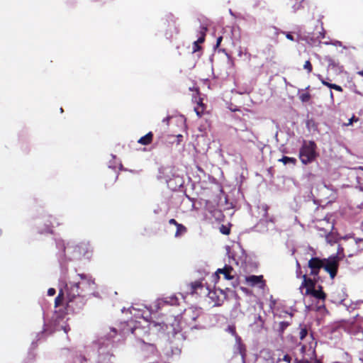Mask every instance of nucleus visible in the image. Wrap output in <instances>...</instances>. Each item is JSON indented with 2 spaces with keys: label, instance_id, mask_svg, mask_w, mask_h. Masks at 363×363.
<instances>
[{
  "label": "nucleus",
  "instance_id": "9d476101",
  "mask_svg": "<svg viewBox=\"0 0 363 363\" xmlns=\"http://www.w3.org/2000/svg\"><path fill=\"white\" fill-rule=\"evenodd\" d=\"M347 246L350 248L349 256H352L358 252L363 250V239L350 238L347 241Z\"/></svg>",
  "mask_w": 363,
  "mask_h": 363
},
{
  "label": "nucleus",
  "instance_id": "f8f14e48",
  "mask_svg": "<svg viewBox=\"0 0 363 363\" xmlns=\"http://www.w3.org/2000/svg\"><path fill=\"white\" fill-rule=\"evenodd\" d=\"M208 296L213 302V305L216 306H220L223 301V298H225V295L222 289L210 291Z\"/></svg>",
  "mask_w": 363,
  "mask_h": 363
},
{
  "label": "nucleus",
  "instance_id": "7ed1b4c3",
  "mask_svg": "<svg viewBox=\"0 0 363 363\" xmlns=\"http://www.w3.org/2000/svg\"><path fill=\"white\" fill-rule=\"evenodd\" d=\"M57 252L56 254L59 264L62 272L67 270L70 263L81 260L82 258L89 259L93 254V248L89 242L82 241L76 243L74 241L56 240Z\"/></svg>",
  "mask_w": 363,
  "mask_h": 363
},
{
  "label": "nucleus",
  "instance_id": "1a4fd4ad",
  "mask_svg": "<svg viewBox=\"0 0 363 363\" xmlns=\"http://www.w3.org/2000/svg\"><path fill=\"white\" fill-rule=\"evenodd\" d=\"M226 250L229 258L232 259L236 264H239L240 262H242L245 260L244 252L239 245L233 246V250L228 247Z\"/></svg>",
  "mask_w": 363,
  "mask_h": 363
},
{
  "label": "nucleus",
  "instance_id": "5fc2aeb1",
  "mask_svg": "<svg viewBox=\"0 0 363 363\" xmlns=\"http://www.w3.org/2000/svg\"><path fill=\"white\" fill-rule=\"evenodd\" d=\"M305 350H306V346L305 345L302 346V347H301L302 352H303Z\"/></svg>",
  "mask_w": 363,
  "mask_h": 363
},
{
  "label": "nucleus",
  "instance_id": "e433bc0d",
  "mask_svg": "<svg viewBox=\"0 0 363 363\" xmlns=\"http://www.w3.org/2000/svg\"><path fill=\"white\" fill-rule=\"evenodd\" d=\"M282 360L286 362H287V363H290L291 360V357L289 354H285L283 357Z\"/></svg>",
  "mask_w": 363,
  "mask_h": 363
},
{
  "label": "nucleus",
  "instance_id": "ea45409f",
  "mask_svg": "<svg viewBox=\"0 0 363 363\" xmlns=\"http://www.w3.org/2000/svg\"><path fill=\"white\" fill-rule=\"evenodd\" d=\"M324 232H325V236H326V240H327V242H329V243H330V244H332V242H331V240H330V237H329V235H328V234H329L328 230H325Z\"/></svg>",
  "mask_w": 363,
  "mask_h": 363
},
{
  "label": "nucleus",
  "instance_id": "f03ea898",
  "mask_svg": "<svg viewBox=\"0 0 363 363\" xmlns=\"http://www.w3.org/2000/svg\"><path fill=\"white\" fill-rule=\"evenodd\" d=\"M179 304V297L176 295H172L163 298L157 299L150 308L148 309L146 306H132L128 308L127 311L135 318H141L143 321L137 320H131L128 321L125 328L122 329L121 333L123 335H126L129 333L134 335L138 340V342L141 345V340L145 339V337L149 334L150 330H163L165 324L164 323H157L156 322H150L148 316L153 312H157L166 306H174Z\"/></svg>",
  "mask_w": 363,
  "mask_h": 363
},
{
  "label": "nucleus",
  "instance_id": "a19ab883",
  "mask_svg": "<svg viewBox=\"0 0 363 363\" xmlns=\"http://www.w3.org/2000/svg\"><path fill=\"white\" fill-rule=\"evenodd\" d=\"M169 223L170 225H175V226H176V225H177L179 224V223H177V221L175 219H174V218L170 219V220H169Z\"/></svg>",
  "mask_w": 363,
  "mask_h": 363
},
{
  "label": "nucleus",
  "instance_id": "b1692460",
  "mask_svg": "<svg viewBox=\"0 0 363 363\" xmlns=\"http://www.w3.org/2000/svg\"><path fill=\"white\" fill-rule=\"evenodd\" d=\"M290 325L289 321H281L279 323L278 331L280 334L283 333L285 329Z\"/></svg>",
  "mask_w": 363,
  "mask_h": 363
},
{
  "label": "nucleus",
  "instance_id": "6e6552de",
  "mask_svg": "<svg viewBox=\"0 0 363 363\" xmlns=\"http://www.w3.org/2000/svg\"><path fill=\"white\" fill-rule=\"evenodd\" d=\"M316 144L314 141H303L299 150V158L304 164L312 162L317 157Z\"/></svg>",
  "mask_w": 363,
  "mask_h": 363
},
{
  "label": "nucleus",
  "instance_id": "49530a36",
  "mask_svg": "<svg viewBox=\"0 0 363 363\" xmlns=\"http://www.w3.org/2000/svg\"><path fill=\"white\" fill-rule=\"evenodd\" d=\"M43 335V333H38L37 335V337H38V340H40V337Z\"/></svg>",
  "mask_w": 363,
  "mask_h": 363
},
{
  "label": "nucleus",
  "instance_id": "393cba45",
  "mask_svg": "<svg viewBox=\"0 0 363 363\" xmlns=\"http://www.w3.org/2000/svg\"><path fill=\"white\" fill-rule=\"evenodd\" d=\"M191 293H196L197 290L203 286L202 283L201 281H195L191 283Z\"/></svg>",
  "mask_w": 363,
  "mask_h": 363
},
{
  "label": "nucleus",
  "instance_id": "7c9ffc66",
  "mask_svg": "<svg viewBox=\"0 0 363 363\" xmlns=\"http://www.w3.org/2000/svg\"><path fill=\"white\" fill-rule=\"evenodd\" d=\"M281 33L286 35V37L287 39H289V40H291V41H294L295 39L294 38V36L291 35V33H286V32H284V31H281Z\"/></svg>",
  "mask_w": 363,
  "mask_h": 363
},
{
  "label": "nucleus",
  "instance_id": "c85d7f7f",
  "mask_svg": "<svg viewBox=\"0 0 363 363\" xmlns=\"http://www.w3.org/2000/svg\"><path fill=\"white\" fill-rule=\"evenodd\" d=\"M220 231L223 235H228L230 233V229L224 225L220 227Z\"/></svg>",
  "mask_w": 363,
  "mask_h": 363
},
{
  "label": "nucleus",
  "instance_id": "4c0bfd02",
  "mask_svg": "<svg viewBox=\"0 0 363 363\" xmlns=\"http://www.w3.org/2000/svg\"><path fill=\"white\" fill-rule=\"evenodd\" d=\"M55 289H53V288H50L48 290V295L50 296H52L55 294Z\"/></svg>",
  "mask_w": 363,
  "mask_h": 363
},
{
  "label": "nucleus",
  "instance_id": "a211bd4d",
  "mask_svg": "<svg viewBox=\"0 0 363 363\" xmlns=\"http://www.w3.org/2000/svg\"><path fill=\"white\" fill-rule=\"evenodd\" d=\"M153 138V134L152 132L147 133L145 135L141 137L138 140V143L143 145H147L150 144L152 141Z\"/></svg>",
  "mask_w": 363,
  "mask_h": 363
},
{
  "label": "nucleus",
  "instance_id": "c9c22d12",
  "mask_svg": "<svg viewBox=\"0 0 363 363\" xmlns=\"http://www.w3.org/2000/svg\"><path fill=\"white\" fill-rule=\"evenodd\" d=\"M301 6V2H298V3L295 4L292 6L293 11L294 12H296L300 9Z\"/></svg>",
  "mask_w": 363,
  "mask_h": 363
},
{
  "label": "nucleus",
  "instance_id": "412c9836",
  "mask_svg": "<svg viewBox=\"0 0 363 363\" xmlns=\"http://www.w3.org/2000/svg\"><path fill=\"white\" fill-rule=\"evenodd\" d=\"M207 30V28L204 27L203 26H201L200 27V36L199 37L198 40L195 42L197 43H202L205 40V36H206V32Z\"/></svg>",
  "mask_w": 363,
  "mask_h": 363
},
{
  "label": "nucleus",
  "instance_id": "bb28decb",
  "mask_svg": "<svg viewBox=\"0 0 363 363\" xmlns=\"http://www.w3.org/2000/svg\"><path fill=\"white\" fill-rule=\"evenodd\" d=\"M303 69L307 70L308 73L311 72L312 71V65L309 60L306 61L305 64L303 65Z\"/></svg>",
  "mask_w": 363,
  "mask_h": 363
},
{
  "label": "nucleus",
  "instance_id": "603ef678",
  "mask_svg": "<svg viewBox=\"0 0 363 363\" xmlns=\"http://www.w3.org/2000/svg\"><path fill=\"white\" fill-rule=\"evenodd\" d=\"M296 267H297L298 269H300V267H300V264H299V262L298 261H296Z\"/></svg>",
  "mask_w": 363,
  "mask_h": 363
},
{
  "label": "nucleus",
  "instance_id": "4d7b16f0",
  "mask_svg": "<svg viewBox=\"0 0 363 363\" xmlns=\"http://www.w3.org/2000/svg\"><path fill=\"white\" fill-rule=\"evenodd\" d=\"M264 210L265 212L267 211V207L266 206H264Z\"/></svg>",
  "mask_w": 363,
  "mask_h": 363
},
{
  "label": "nucleus",
  "instance_id": "4468645a",
  "mask_svg": "<svg viewBox=\"0 0 363 363\" xmlns=\"http://www.w3.org/2000/svg\"><path fill=\"white\" fill-rule=\"evenodd\" d=\"M246 281L251 286H258L259 289H263L264 286L262 276H248L246 277Z\"/></svg>",
  "mask_w": 363,
  "mask_h": 363
},
{
  "label": "nucleus",
  "instance_id": "4be33fe9",
  "mask_svg": "<svg viewBox=\"0 0 363 363\" xmlns=\"http://www.w3.org/2000/svg\"><path fill=\"white\" fill-rule=\"evenodd\" d=\"M321 83L323 85L327 86L328 87L335 89L336 91H342V88L340 86L335 84L329 83V82H326L325 79H321Z\"/></svg>",
  "mask_w": 363,
  "mask_h": 363
},
{
  "label": "nucleus",
  "instance_id": "72a5a7b5",
  "mask_svg": "<svg viewBox=\"0 0 363 363\" xmlns=\"http://www.w3.org/2000/svg\"><path fill=\"white\" fill-rule=\"evenodd\" d=\"M228 331L229 333H230L233 335H235V340H237V337H238V335H236V333H235V328H234L233 327H230H230H228ZM238 337H240L238 336Z\"/></svg>",
  "mask_w": 363,
  "mask_h": 363
},
{
  "label": "nucleus",
  "instance_id": "a878e982",
  "mask_svg": "<svg viewBox=\"0 0 363 363\" xmlns=\"http://www.w3.org/2000/svg\"><path fill=\"white\" fill-rule=\"evenodd\" d=\"M299 99L302 102H307L311 99V95L308 93H304L299 96Z\"/></svg>",
  "mask_w": 363,
  "mask_h": 363
},
{
  "label": "nucleus",
  "instance_id": "ddd939ff",
  "mask_svg": "<svg viewBox=\"0 0 363 363\" xmlns=\"http://www.w3.org/2000/svg\"><path fill=\"white\" fill-rule=\"evenodd\" d=\"M173 177L172 169L170 167H161L159 169L157 179L161 181H164L167 184L171 181Z\"/></svg>",
  "mask_w": 363,
  "mask_h": 363
},
{
  "label": "nucleus",
  "instance_id": "39448f33",
  "mask_svg": "<svg viewBox=\"0 0 363 363\" xmlns=\"http://www.w3.org/2000/svg\"><path fill=\"white\" fill-rule=\"evenodd\" d=\"M340 259L337 256H332L328 259H320L319 257H312L308 261V267L311 269V274L317 276L319 270L323 268L329 273L333 279L337 274L339 267Z\"/></svg>",
  "mask_w": 363,
  "mask_h": 363
},
{
  "label": "nucleus",
  "instance_id": "f257e3e1",
  "mask_svg": "<svg viewBox=\"0 0 363 363\" xmlns=\"http://www.w3.org/2000/svg\"><path fill=\"white\" fill-rule=\"evenodd\" d=\"M99 297L97 284L93 277L89 274H77L74 279L66 282L62 278L59 281V294L55 300V306H60L66 301L68 310L78 312L83 308L91 297Z\"/></svg>",
  "mask_w": 363,
  "mask_h": 363
},
{
  "label": "nucleus",
  "instance_id": "c03bdc74",
  "mask_svg": "<svg viewBox=\"0 0 363 363\" xmlns=\"http://www.w3.org/2000/svg\"><path fill=\"white\" fill-rule=\"evenodd\" d=\"M333 45H335V46H342V42L338 41V40L335 41V42L333 43Z\"/></svg>",
  "mask_w": 363,
  "mask_h": 363
},
{
  "label": "nucleus",
  "instance_id": "dca6fc26",
  "mask_svg": "<svg viewBox=\"0 0 363 363\" xmlns=\"http://www.w3.org/2000/svg\"><path fill=\"white\" fill-rule=\"evenodd\" d=\"M303 281L300 286V289L301 290L304 287L306 288V294H310L315 289V282L311 279H308L306 275H303Z\"/></svg>",
  "mask_w": 363,
  "mask_h": 363
},
{
  "label": "nucleus",
  "instance_id": "aec40b11",
  "mask_svg": "<svg viewBox=\"0 0 363 363\" xmlns=\"http://www.w3.org/2000/svg\"><path fill=\"white\" fill-rule=\"evenodd\" d=\"M176 227H177V230H176L175 234H174V237L175 238H180V237H182L187 231L186 228L184 225L181 224V223H179L177 225H176Z\"/></svg>",
  "mask_w": 363,
  "mask_h": 363
},
{
  "label": "nucleus",
  "instance_id": "f704fd0d",
  "mask_svg": "<svg viewBox=\"0 0 363 363\" xmlns=\"http://www.w3.org/2000/svg\"><path fill=\"white\" fill-rule=\"evenodd\" d=\"M120 169L121 170H124V171H128V172H130L131 173H133V174H138L140 172L138 170H132V169H128L123 168V165L121 164H120Z\"/></svg>",
  "mask_w": 363,
  "mask_h": 363
},
{
  "label": "nucleus",
  "instance_id": "09e8293b",
  "mask_svg": "<svg viewBox=\"0 0 363 363\" xmlns=\"http://www.w3.org/2000/svg\"><path fill=\"white\" fill-rule=\"evenodd\" d=\"M343 251V247H339L338 248V253L340 254Z\"/></svg>",
  "mask_w": 363,
  "mask_h": 363
},
{
  "label": "nucleus",
  "instance_id": "6ab92c4d",
  "mask_svg": "<svg viewBox=\"0 0 363 363\" xmlns=\"http://www.w3.org/2000/svg\"><path fill=\"white\" fill-rule=\"evenodd\" d=\"M309 294L312 295L313 296H314V297H315L316 298H318V299H323V300L325 298V294L323 291L322 287H320V289L318 290H317L315 289H313L310 292Z\"/></svg>",
  "mask_w": 363,
  "mask_h": 363
},
{
  "label": "nucleus",
  "instance_id": "3c124183",
  "mask_svg": "<svg viewBox=\"0 0 363 363\" xmlns=\"http://www.w3.org/2000/svg\"><path fill=\"white\" fill-rule=\"evenodd\" d=\"M317 77L320 81L321 79H324L320 74H318Z\"/></svg>",
  "mask_w": 363,
  "mask_h": 363
},
{
  "label": "nucleus",
  "instance_id": "5701e85b",
  "mask_svg": "<svg viewBox=\"0 0 363 363\" xmlns=\"http://www.w3.org/2000/svg\"><path fill=\"white\" fill-rule=\"evenodd\" d=\"M279 161L283 162L284 164H291L292 165H294L296 164V160L294 157L284 156L279 159Z\"/></svg>",
  "mask_w": 363,
  "mask_h": 363
},
{
  "label": "nucleus",
  "instance_id": "423d86ee",
  "mask_svg": "<svg viewBox=\"0 0 363 363\" xmlns=\"http://www.w3.org/2000/svg\"><path fill=\"white\" fill-rule=\"evenodd\" d=\"M205 315L201 308L191 306L184 311L182 319L191 328V329H203Z\"/></svg>",
  "mask_w": 363,
  "mask_h": 363
},
{
  "label": "nucleus",
  "instance_id": "2f4dec72",
  "mask_svg": "<svg viewBox=\"0 0 363 363\" xmlns=\"http://www.w3.org/2000/svg\"><path fill=\"white\" fill-rule=\"evenodd\" d=\"M326 60H327V61L328 62L329 67H335L336 65V62L331 57H328L326 58Z\"/></svg>",
  "mask_w": 363,
  "mask_h": 363
},
{
  "label": "nucleus",
  "instance_id": "864d4df0",
  "mask_svg": "<svg viewBox=\"0 0 363 363\" xmlns=\"http://www.w3.org/2000/svg\"><path fill=\"white\" fill-rule=\"evenodd\" d=\"M274 29L275 30V33H278L279 29L276 27H274Z\"/></svg>",
  "mask_w": 363,
  "mask_h": 363
},
{
  "label": "nucleus",
  "instance_id": "cd10ccee",
  "mask_svg": "<svg viewBox=\"0 0 363 363\" xmlns=\"http://www.w3.org/2000/svg\"><path fill=\"white\" fill-rule=\"evenodd\" d=\"M359 121V118L356 116H353L351 118L349 119L348 123H345V125L346 126H349L352 125L354 122H357Z\"/></svg>",
  "mask_w": 363,
  "mask_h": 363
},
{
  "label": "nucleus",
  "instance_id": "8fccbe9b",
  "mask_svg": "<svg viewBox=\"0 0 363 363\" xmlns=\"http://www.w3.org/2000/svg\"><path fill=\"white\" fill-rule=\"evenodd\" d=\"M357 74H359V75H360V76L363 77V70H361V71L357 72Z\"/></svg>",
  "mask_w": 363,
  "mask_h": 363
},
{
  "label": "nucleus",
  "instance_id": "a18cd8bd",
  "mask_svg": "<svg viewBox=\"0 0 363 363\" xmlns=\"http://www.w3.org/2000/svg\"><path fill=\"white\" fill-rule=\"evenodd\" d=\"M194 111L196 113V115L199 116V117H201V113L199 111V109L197 108H194Z\"/></svg>",
  "mask_w": 363,
  "mask_h": 363
},
{
  "label": "nucleus",
  "instance_id": "20e7f679",
  "mask_svg": "<svg viewBox=\"0 0 363 363\" xmlns=\"http://www.w3.org/2000/svg\"><path fill=\"white\" fill-rule=\"evenodd\" d=\"M117 330L115 328H109L106 330L96 343L98 347V354L90 359V363H113L114 355L111 353V340L116 335Z\"/></svg>",
  "mask_w": 363,
  "mask_h": 363
},
{
  "label": "nucleus",
  "instance_id": "13d9d810",
  "mask_svg": "<svg viewBox=\"0 0 363 363\" xmlns=\"http://www.w3.org/2000/svg\"><path fill=\"white\" fill-rule=\"evenodd\" d=\"M35 344L34 341L32 342V346H33Z\"/></svg>",
  "mask_w": 363,
  "mask_h": 363
},
{
  "label": "nucleus",
  "instance_id": "9b49d317",
  "mask_svg": "<svg viewBox=\"0 0 363 363\" xmlns=\"http://www.w3.org/2000/svg\"><path fill=\"white\" fill-rule=\"evenodd\" d=\"M233 268L231 267L225 265L223 269H218L214 274L211 276L212 281H217L219 279V274L223 275V277L226 280H231L233 279V275L231 274Z\"/></svg>",
  "mask_w": 363,
  "mask_h": 363
},
{
  "label": "nucleus",
  "instance_id": "de8ad7c7",
  "mask_svg": "<svg viewBox=\"0 0 363 363\" xmlns=\"http://www.w3.org/2000/svg\"><path fill=\"white\" fill-rule=\"evenodd\" d=\"M330 96L332 101H333V93L332 91H330Z\"/></svg>",
  "mask_w": 363,
  "mask_h": 363
},
{
  "label": "nucleus",
  "instance_id": "79ce46f5",
  "mask_svg": "<svg viewBox=\"0 0 363 363\" xmlns=\"http://www.w3.org/2000/svg\"><path fill=\"white\" fill-rule=\"evenodd\" d=\"M62 329L64 330L65 333H66V334L70 330V328L68 325L62 326Z\"/></svg>",
  "mask_w": 363,
  "mask_h": 363
},
{
  "label": "nucleus",
  "instance_id": "58836bf2",
  "mask_svg": "<svg viewBox=\"0 0 363 363\" xmlns=\"http://www.w3.org/2000/svg\"><path fill=\"white\" fill-rule=\"evenodd\" d=\"M171 116H167L166 118H163L162 123H165L167 125H169V120L171 119Z\"/></svg>",
  "mask_w": 363,
  "mask_h": 363
},
{
  "label": "nucleus",
  "instance_id": "c756f323",
  "mask_svg": "<svg viewBox=\"0 0 363 363\" xmlns=\"http://www.w3.org/2000/svg\"><path fill=\"white\" fill-rule=\"evenodd\" d=\"M308 334V331L305 328H302L300 331L299 336L301 340H303Z\"/></svg>",
  "mask_w": 363,
  "mask_h": 363
},
{
  "label": "nucleus",
  "instance_id": "6e6d98bb",
  "mask_svg": "<svg viewBox=\"0 0 363 363\" xmlns=\"http://www.w3.org/2000/svg\"><path fill=\"white\" fill-rule=\"evenodd\" d=\"M296 363H303V361H298V360H296Z\"/></svg>",
  "mask_w": 363,
  "mask_h": 363
},
{
  "label": "nucleus",
  "instance_id": "0eeeda50",
  "mask_svg": "<svg viewBox=\"0 0 363 363\" xmlns=\"http://www.w3.org/2000/svg\"><path fill=\"white\" fill-rule=\"evenodd\" d=\"M60 224L56 218L48 214L41 215L35 218L34 223L36 232L40 235L52 234L55 225H59Z\"/></svg>",
  "mask_w": 363,
  "mask_h": 363
},
{
  "label": "nucleus",
  "instance_id": "f3484780",
  "mask_svg": "<svg viewBox=\"0 0 363 363\" xmlns=\"http://www.w3.org/2000/svg\"><path fill=\"white\" fill-rule=\"evenodd\" d=\"M237 350L241 355L242 362L246 363L245 362V345L241 342V338L237 337Z\"/></svg>",
  "mask_w": 363,
  "mask_h": 363
},
{
  "label": "nucleus",
  "instance_id": "2eb2a0df",
  "mask_svg": "<svg viewBox=\"0 0 363 363\" xmlns=\"http://www.w3.org/2000/svg\"><path fill=\"white\" fill-rule=\"evenodd\" d=\"M140 347L145 355L148 354H151L154 356L157 355V351L155 346L153 344L147 343L145 339H143L141 340V345H140Z\"/></svg>",
  "mask_w": 363,
  "mask_h": 363
},
{
  "label": "nucleus",
  "instance_id": "473e14b6",
  "mask_svg": "<svg viewBox=\"0 0 363 363\" xmlns=\"http://www.w3.org/2000/svg\"><path fill=\"white\" fill-rule=\"evenodd\" d=\"M192 49H193V52H196L201 49V47L199 46V43H197L194 41L193 43Z\"/></svg>",
  "mask_w": 363,
  "mask_h": 363
},
{
  "label": "nucleus",
  "instance_id": "37998d69",
  "mask_svg": "<svg viewBox=\"0 0 363 363\" xmlns=\"http://www.w3.org/2000/svg\"><path fill=\"white\" fill-rule=\"evenodd\" d=\"M223 40V38L221 36L218 37L216 40V47H218Z\"/></svg>",
  "mask_w": 363,
  "mask_h": 363
}]
</instances>
